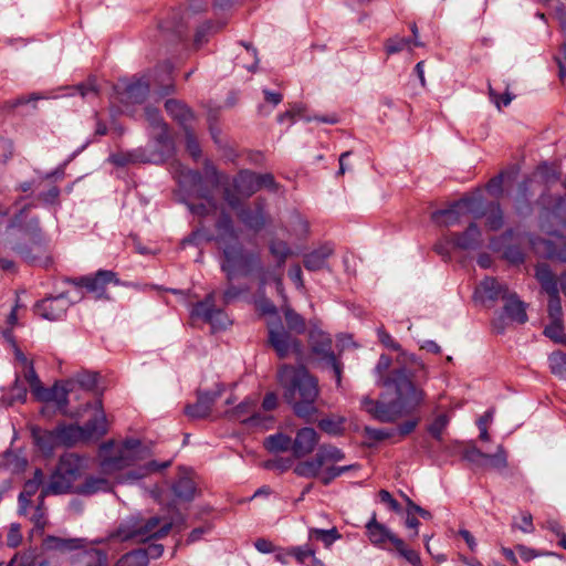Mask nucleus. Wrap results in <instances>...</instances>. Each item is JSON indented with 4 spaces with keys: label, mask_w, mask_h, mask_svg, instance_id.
Here are the masks:
<instances>
[{
    "label": "nucleus",
    "mask_w": 566,
    "mask_h": 566,
    "mask_svg": "<svg viewBox=\"0 0 566 566\" xmlns=\"http://www.w3.org/2000/svg\"><path fill=\"white\" fill-rule=\"evenodd\" d=\"M3 336L8 342L12 344L14 358L19 364V370L23 375L25 381L30 385V388L39 389V377L34 370L32 361H30L28 357L17 346L11 331L3 332Z\"/></svg>",
    "instance_id": "nucleus-23"
},
{
    "label": "nucleus",
    "mask_w": 566,
    "mask_h": 566,
    "mask_svg": "<svg viewBox=\"0 0 566 566\" xmlns=\"http://www.w3.org/2000/svg\"><path fill=\"white\" fill-rule=\"evenodd\" d=\"M512 292L509 291L506 285L501 284L493 277H485L475 289L474 297L485 303L488 301L494 302L499 298L506 300Z\"/></svg>",
    "instance_id": "nucleus-22"
},
{
    "label": "nucleus",
    "mask_w": 566,
    "mask_h": 566,
    "mask_svg": "<svg viewBox=\"0 0 566 566\" xmlns=\"http://www.w3.org/2000/svg\"><path fill=\"white\" fill-rule=\"evenodd\" d=\"M167 113L176 119L184 128L192 120L193 114L191 109L177 99H167L165 103Z\"/></svg>",
    "instance_id": "nucleus-33"
},
{
    "label": "nucleus",
    "mask_w": 566,
    "mask_h": 566,
    "mask_svg": "<svg viewBox=\"0 0 566 566\" xmlns=\"http://www.w3.org/2000/svg\"><path fill=\"white\" fill-rule=\"evenodd\" d=\"M334 253V248L329 243H325L317 249L304 255V266L308 271H319L327 269L328 258Z\"/></svg>",
    "instance_id": "nucleus-27"
},
{
    "label": "nucleus",
    "mask_w": 566,
    "mask_h": 566,
    "mask_svg": "<svg viewBox=\"0 0 566 566\" xmlns=\"http://www.w3.org/2000/svg\"><path fill=\"white\" fill-rule=\"evenodd\" d=\"M258 400L247 398L231 410H227L224 416L234 421H239L249 428L269 429L273 422V417L263 415L256 410Z\"/></svg>",
    "instance_id": "nucleus-11"
},
{
    "label": "nucleus",
    "mask_w": 566,
    "mask_h": 566,
    "mask_svg": "<svg viewBox=\"0 0 566 566\" xmlns=\"http://www.w3.org/2000/svg\"><path fill=\"white\" fill-rule=\"evenodd\" d=\"M319 428L328 434L337 436L343 430V421L334 419H322L318 423Z\"/></svg>",
    "instance_id": "nucleus-63"
},
{
    "label": "nucleus",
    "mask_w": 566,
    "mask_h": 566,
    "mask_svg": "<svg viewBox=\"0 0 566 566\" xmlns=\"http://www.w3.org/2000/svg\"><path fill=\"white\" fill-rule=\"evenodd\" d=\"M340 537L342 535L336 527H332L331 530L311 527L308 530V541H321L325 547H331Z\"/></svg>",
    "instance_id": "nucleus-41"
},
{
    "label": "nucleus",
    "mask_w": 566,
    "mask_h": 566,
    "mask_svg": "<svg viewBox=\"0 0 566 566\" xmlns=\"http://www.w3.org/2000/svg\"><path fill=\"white\" fill-rule=\"evenodd\" d=\"M259 281V290L263 292V289L266 284L273 282L276 286V291L279 294H283V283L282 275L276 272L274 269L264 268L262 262L260 261V268H256L254 273Z\"/></svg>",
    "instance_id": "nucleus-34"
},
{
    "label": "nucleus",
    "mask_w": 566,
    "mask_h": 566,
    "mask_svg": "<svg viewBox=\"0 0 566 566\" xmlns=\"http://www.w3.org/2000/svg\"><path fill=\"white\" fill-rule=\"evenodd\" d=\"M390 365L391 358L387 355H380L375 367L376 381L378 386L392 390L396 394V399L384 402L364 397L361 400L365 410L381 422H394L398 418L413 412L423 403L426 398L422 388L412 381L405 368L394 369L385 377L384 374Z\"/></svg>",
    "instance_id": "nucleus-2"
},
{
    "label": "nucleus",
    "mask_w": 566,
    "mask_h": 566,
    "mask_svg": "<svg viewBox=\"0 0 566 566\" xmlns=\"http://www.w3.org/2000/svg\"><path fill=\"white\" fill-rule=\"evenodd\" d=\"M291 231L298 238L308 233L310 224L298 212H293L290 217Z\"/></svg>",
    "instance_id": "nucleus-52"
},
{
    "label": "nucleus",
    "mask_w": 566,
    "mask_h": 566,
    "mask_svg": "<svg viewBox=\"0 0 566 566\" xmlns=\"http://www.w3.org/2000/svg\"><path fill=\"white\" fill-rule=\"evenodd\" d=\"M535 276L542 289L547 293L558 291V280L546 264H538L535 269Z\"/></svg>",
    "instance_id": "nucleus-37"
},
{
    "label": "nucleus",
    "mask_w": 566,
    "mask_h": 566,
    "mask_svg": "<svg viewBox=\"0 0 566 566\" xmlns=\"http://www.w3.org/2000/svg\"><path fill=\"white\" fill-rule=\"evenodd\" d=\"M318 442L317 432L310 427L300 429L295 439L292 441V451L294 457L302 458L310 454Z\"/></svg>",
    "instance_id": "nucleus-25"
},
{
    "label": "nucleus",
    "mask_w": 566,
    "mask_h": 566,
    "mask_svg": "<svg viewBox=\"0 0 566 566\" xmlns=\"http://www.w3.org/2000/svg\"><path fill=\"white\" fill-rule=\"evenodd\" d=\"M214 30V25L210 22H206L200 25L195 34V44L197 46L202 45L207 41V36Z\"/></svg>",
    "instance_id": "nucleus-64"
},
{
    "label": "nucleus",
    "mask_w": 566,
    "mask_h": 566,
    "mask_svg": "<svg viewBox=\"0 0 566 566\" xmlns=\"http://www.w3.org/2000/svg\"><path fill=\"white\" fill-rule=\"evenodd\" d=\"M450 422V418L447 413L438 415L431 423L428 426V432L431 437L438 441L442 440V433Z\"/></svg>",
    "instance_id": "nucleus-48"
},
{
    "label": "nucleus",
    "mask_w": 566,
    "mask_h": 566,
    "mask_svg": "<svg viewBox=\"0 0 566 566\" xmlns=\"http://www.w3.org/2000/svg\"><path fill=\"white\" fill-rule=\"evenodd\" d=\"M223 387L217 385L212 391H205L198 394V399L193 405H188L185 409L188 417L193 419H201L209 416L212 405L216 399L222 395Z\"/></svg>",
    "instance_id": "nucleus-21"
},
{
    "label": "nucleus",
    "mask_w": 566,
    "mask_h": 566,
    "mask_svg": "<svg viewBox=\"0 0 566 566\" xmlns=\"http://www.w3.org/2000/svg\"><path fill=\"white\" fill-rule=\"evenodd\" d=\"M44 499L42 497V492L38 497V505L34 509L30 520L33 522L34 526L39 530H43L46 525V510L44 507Z\"/></svg>",
    "instance_id": "nucleus-57"
},
{
    "label": "nucleus",
    "mask_w": 566,
    "mask_h": 566,
    "mask_svg": "<svg viewBox=\"0 0 566 566\" xmlns=\"http://www.w3.org/2000/svg\"><path fill=\"white\" fill-rule=\"evenodd\" d=\"M549 368L555 376L566 379V354L554 352L548 357Z\"/></svg>",
    "instance_id": "nucleus-45"
},
{
    "label": "nucleus",
    "mask_w": 566,
    "mask_h": 566,
    "mask_svg": "<svg viewBox=\"0 0 566 566\" xmlns=\"http://www.w3.org/2000/svg\"><path fill=\"white\" fill-rule=\"evenodd\" d=\"M531 244L539 256L566 262V240L562 237H556L554 240L536 238L531 240Z\"/></svg>",
    "instance_id": "nucleus-20"
},
{
    "label": "nucleus",
    "mask_w": 566,
    "mask_h": 566,
    "mask_svg": "<svg viewBox=\"0 0 566 566\" xmlns=\"http://www.w3.org/2000/svg\"><path fill=\"white\" fill-rule=\"evenodd\" d=\"M548 295V316L551 321H563V308L559 296V290L552 292Z\"/></svg>",
    "instance_id": "nucleus-50"
},
{
    "label": "nucleus",
    "mask_w": 566,
    "mask_h": 566,
    "mask_svg": "<svg viewBox=\"0 0 566 566\" xmlns=\"http://www.w3.org/2000/svg\"><path fill=\"white\" fill-rule=\"evenodd\" d=\"M72 380L74 381V387L78 385L85 390H93L97 384V375L93 373H81Z\"/></svg>",
    "instance_id": "nucleus-60"
},
{
    "label": "nucleus",
    "mask_w": 566,
    "mask_h": 566,
    "mask_svg": "<svg viewBox=\"0 0 566 566\" xmlns=\"http://www.w3.org/2000/svg\"><path fill=\"white\" fill-rule=\"evenodd\" d=\"M75 286L85 287L88 292L94 293L98 298L105 296L106 285H122L117 274L109 270H98L94 275H85L77 279L69 280Z\"/></svg>",
    "instance_id": "nucleus-15"
},
{
    "label": "nucleus",
    "mask_w": 566,
    "mask_h": 566,
    "mask_svg": "<svg viewBox=\"0 0 566 566\" xmlns=\"http://www.w3.org/2000/svg\"><path fill=\"white\" fill-rule=\"evenodd\" d=\"M82 471V459L74 453L63 454L49 482L42 486V497L50 494H66L74 492V483Z\"/></svg>",
    "instance_id": "nucleus-8"
},
{
    "label": "nucleus",
    "mask_w": 566,
    "mask_h": 566,
    "mask_svg": "<svg viewBox=\"0 0 566 566\" xmlns=\"http://www.w3.org/2000/svg\"><path fill=\"white\" fill-rule=\"evenodd\" d=\"M451 240L463 250H474L482 244L481 231L475 223H471L462 233H452Z\"/></svg>",
    "instance_id": "nucleus-28"
},
{
    "label": "nucleus",
    "mask_w": 566,
    "mask_h": 566,
    "mask_svg": "<svg viewBox=\"0 0 566 566\" xmlns=\"http://www.w3.org/2000/svg\"><path fill=\"white\" fill-rule=\"evenodd\" d=\"M486 226L490 230H499L503 226V211L497 203L489 206L486 212Z\"/></svg>",
    "instance_id": "nucleus-49"
},
{
    "label": "nucleus",
    "mask_w": 566,
    "mask_h": 566,
    "mask_svg": "<svg viewBox=\"0 0 566 566\" xmlns=\"http://www.w3.org/2000/svg\"><path fill=\"white\" fill-rule=\"evenodd\" d=\"M490 461L494 469H505L507 467L506 452L502 446H500L494 454H489L485 458Z\"/></svg>",
    "instance_id": "nucleus-62"
},
{
    "label": "nucleus",
    "mask_w": 566,
    "mask_h": 566,
    "mask_svg": "<svg viewBox=\"0 0 566 566\" xmlns=\"http://www.w3.org/2000/svg\"><path fill=\"white\" fill-rule=\"evenodd\" d=\"M146 555L143 549L132 551L122 556L115 566H146Z\"/></svg>",
    "instance_id": "nucleus-47"
},
{
    "label": "nucleus",
    "mask_w": 566,
    "mask_h": 566,
    "mask_svg": "<svg viewBox=\"0 0 566 566\" xmlns=\"http://www.w3.org/2000/svg\"><path fill=\"white\" fill-rule=\"evenodd\" d=\"M43 485V472L40 469L34 471L32 479L28 480L23 486V491L19 495V512L25 515L28 507L31 504V497L39 491L40 486Z\"/></svg>",
    "instance_id": "nucleus-29"
},
{
    "label": "nucleus",
    "mask_w": 566,
    "mask_h": 566,
    "mask_svg": "<svg viewBox=\"0 0 566 566\" xmlns=\"http://www.w3.org/2000/svg\"><path fill=\"white\" fill-rule=\"evenodd\" d=\"M46 545L49 548H54L59 551H75L81 549L84 546L83 538H70L64 539L60 537L50 536L46 539Z\"/></svg>",
    "instance_id": "nucleus-43"
},
{
    "label": "nucleus",
    "mask_w": 566,
    "mask_h": 566,
    "mask_svg": "<svg viewBox=\"0 0 566 566\" xmlns=\"http://www.w3.org/2000/svg\"><path fill=\"white\" fill-rule=\"evenodd\" d=\"M481 200L479 198L470 197L462 198L453 202L448 209L434 211L431 214V220L440 227H451L460 222L461 217L465 213H471L475 218H480L483 213L480 211Z\"/></svg>",
    "instance_id": "nucleus-9"
},
{
    "label": "nucleus",
    "mask_w": 566,
    "mask_h": 566,
    "mask_svg": "<svg viewBox=\"0 0 566 566\" xmlns=\"http://www.w3.org/2000/svg\"><path fill=\"white\" fill-rule=\"evenodd\" d=\"M29 209V206H23L19 209V211L17 213H14L13 218L10 220L9 224H8V228L9 229H14V228H20L22 229L24 232H30V231H38L39 229V222H38V219H31L25 226H24V216L27 213Z\"/></svg>",
    "instance_id": "nucleus-42"
},
{
    "label": "nucleus",
    "mask_w": 566,
    "mask_h": 566,
    "mask_svg": "<svg viewBox=\"0 0 566 566\" xmlns=\"http://www.w3.org/2000/svg\"><path fill=\"white\" fill-rule=\"evenodd\" d=\"M403 50H412L411 38L395 35L385 42V51L388 55L399 53Z\"/></svg>",
    "instance_id": "nucleus-44"
},
{
    "label": "nucleus",
    "mask_w": 566,
    "mask_h": 566,
    "mask_svg": "<svg viewBox=\"0 0 566 566\" xmlns=\"http://www.w3.org/2000/svg\"><path fill=\"white\" fill-rule=\"evenodd\" d=\"M239 220L249 229L260 231L266 222L264 206L261 201L255 202L254 208H238Z\"/></svg>",
    "instance_id": "nucleus-26"
},
{
    "label": "nucleus",
    "mask_w": 566,
    "mask_h": 566,
    "mask_svg": "<svg viewBox=\"0 0 566 566\" xmlns=\"http://www.w3.org/2000/svg\"><path fill=\"white\" fill-rule=\"evenodd\" d=\"M285 321L289 328L296 334H303L305 332V321L303 317L291 308L285 310Z\"/></svg>",
    "instance_id": "nucleus-56"
},
{
    "label": "nucleus",
    "mask_w": 566,
    "mask_h": 566,
    "mask_svg": "<svg viewBox=\"0 0 566 566\" xmlns=\"http://www.w3.org/2000/svg\"><path fill=\"white\" fill-rule=\"evenodd\" d=\"M172 527V521L166 516H151L149 518H140L130 516L124 520L112 538L120 542H147L150 539H159L166 537Z\"/></svg>",
    "instance_id": "nucleus-6"
},
{
    "label": "nucleus",
    "mask_w": 566,
    "mask_h": 566,
    "mask_svg": "<svg viewBox=\"0 0 566 566\" xmlns=\"http://www.w3.org/2000/svg\"><path fill=\"white\" fill-rule=\"evenodd\" d=\"M217 241L222 249L221 269L229 281L239 276H249L260 268V255L248 252L239 242V233L235 230L231 217L222 212L217 224Z\"/></svg>",
    "instance_id": "nucleus-4"
},
{
    "label": "nucleus",
    "mask_w": 566,
    "mask_h": 566,
    "mask_svg": "<svg viewBox=\"0 0 566 566\" xmlns=\"http://www.w3.org/2000/svg\"><path fill=\"white\" fill-rule=\"evenodd\" d=\"M6 467L12 471H23L27 467V460L11 451L0 455V468Z\"/></svg>",
    "instance_id": "nucleus-46"
},
{
    "label": "nucleus",
    "mask_w": 566,
    "mask_h": 566,
    "mask_svg": "<svg viewBox=\"0 0 566 566\" xmlns=\"http://www.w3.org/2000/svg\"><path fill=\"white\" fill-rule=\"evenodd\" d=\"M270 252L276 259L277 266H282L286 258L292 253L290 247L284 241H272L270 243Z\"/></svg>",
    "instance_id": "nucleus-54"
},
{
    "label": "nucleus",
    "mask_w": 566,
    "mask_h": 566,
    "mask_svg": "<svg viewBox=\"0 0 566 566\" xmlns=\"http://www.w3.org/2000/svg\"><path fill=\"white\" fill-rule=\"evenodd\" d=\"M395 548L399 553L401 557H403L407 562H409L413 566H422L421 565V558L418 552L415 549L408 548L405 544V542L399 538L396 541Z\"/></svg>",
    "instance_id": "nucleus-53"
},
{
    "label": "nucleus",
    "mask_w": 566,
    "mask_h": 566,
    "mask_svg": "<svg viewBox=\"0 0 566 566\" xmlns=\"http://www.w3.org/2000/svg\"><path fill=\"white\" fill-rule=\"evenodd\" d=\"M96 405V412L84 426L64 424L56 427L61 446L73 447L77 443L95 442L107 433V419L102 409V402L97 401Z\"/></svg>",
    "instance_id": "nucleus-7"
},
{
    "label": "nucleus",
    "mask_w": 566,
    "mask_h": 566,
    "mask_svg": "<svg viewBox=\"0 0 566 566\" xmlns=\"http://www.w3.org/2000/svg\"><path fill=\"white\" fill-rule=\"evenodd\" d=\"M356 468H357L356 464L342 465V467H335V465L327 467L321 475V481L323 482V484L328 485L334 479H336V478L340 476L342 474H344L345 472L356 469Z\"/></svg>",
    "instance_id": "nucleus-55"
},
{
    "label": "nucleus",
    "mask_w": 566,
    "mask_h": 566,
    "mask_svg": "<svg viewBox=\"0 0 566 566\" xmlns=\"http://www.w3.org/2000/svg\"><path fill=\"white\" fill-rule=\"evenodd\" d=\"M269 342L280 358H285L290 354H295L298 358L303 355V346L298 339L287 332L281 322H270Z\"/></svg>",
    "instance_id": "nucleus-13"
},
{
    "label": "nucleus",
    "mask_w": 566,
    "mask_h": 566,
    "mask_svg": "<svg viewBox=\"0 0 566 566\" xmlns=\"http://www.w3.org/2000/svg\"><path fill=\"white\" fill-rule=\"evenodd\" d=\"M544 334L556 343H566V335L563 331V321H551L544 329Z\"/></svg>",
    "instance_id": "nucleus-58"
},
{
    "label": "nucleus",
    "mask_w": 566,
    "mask_h": 566,
    "mask_svg": "<svg viewBox=\"0 0 566 566\" xmlns=\"http://www.w3.org/2000/svg\"><path fill=\"white\" fill-rule=\"evenodd\" d=\"M32 436L36 447L44 455H51L55 447L61 446L60 439H57L56 428L53 431L34 429Z\"/></svg>",
    "instance_id": "nucleus-32"
},
{
    "label": "nucleus",
    "mask_w": 566,
    "mask_h": 566,
    "mask_svg": "<svg viewBox=\"0 0 566 566\" xmlns=\"http://www.w3.org/2000/svg\"><path fill=\"white\" fill-rule=\"evenodd\" d=\"M176 178L178 184L185 190L195 193L203 201L200 203H188L189 210L198 217H208L217 213L218 203L210 196V191L205 187V180L212 187L220 182L218 171L214 166L206 164L205 177L196 170L188 169L180 164L176 165Z\"/></svg>",
    "instance_id": "nucleus-5"
},
{
    "label": "nucleus",
    "mask_w": 566,
    "mask_h": 566,
    "mask_svg": "<svg viewBox=\"0 0 566 566\" xmlns=\"http://www.w3.org/2000/svg\"><path fill=\"white\" fill-rule=\"evenodd\" d=\"M277 381L283 389L284 400L294 413L311 420L317 412L319 395L317 379L304 366L282 365L277 370Z\"/></svg>",
    "instance_id": "nucleus-3"
},
{
    "label": "nucleus",
    "mask_w": 566,
    "mask_h": 566,
    "mask_svg": "<svg viewBox=\"0 0 566 566\" xmlns=\"http://www.w3.org/2000/svg\"><path fill=\"white\" fill-rule=\"evenodd\" d=\"M366 535L374 546L380 548H385V544L388 542L395 546L396 541L399 539L387 526L377 522L375 514L366 524Z\"/></svg>",
    "instance_id": "nucleus-24"
},
{
    "label": "nucleus",
    "mask_w": 566,
    "mask_h": 566,
    "mask_svg": "<svg viewBox=\"0 0 566 566\" xmlns=\"http://www.w3.org/2000/svg\"><path fill=\"white\" fill-rule=\"evenodd\" d=\"M190 315L192 318L209 323L213 328H223L228 322L223 311L216 308L212 293L207 295L203 301L197 302L192 306Z\"/></svg>",
    "instance_id": "nucleus-17"
},
{
    "label": "nucleus",
    "mask_w": 566,
    "mask_h": 566,
    "mask_svg": "<svg viewBox=\"0 0 566 566\" xmlns=\"http://www.w3.org/2000/svg\"><path fill=\"white\" fill-rule=\"evenodd\" d=\"M149 93V82L144 80L132 81L122 92V101L129 104H140Z\"/></svg>",
    "instance_id": "nucleus-30"
},
{
    "label": "nucleus",
    "mask_w": 566,
    "mask_h": 566,
    "mask_svg": "<svg viewBox=\"0 0 566 566\" xmlns=\"http://www.w3.org/2000/svg\"><path fill=\"white\" fill-rule=\"evenodd\" d=\"M316 455L325 470L327 467L334 465L345 459L344 452L335 446L323 444L318 448Z\"/></svg>",
    "instance_id": "nucleus-38"
},
{
    "label": "nucleus",
    "mask_w": 566,
    "mask_h": 566,
    "mask_svg": "<svg viewBox=\"0 0 566 566\" xmlns=\"http://www.w3.org/2000/svg\"><path fill=\"white\" fill-rule=\"evenodd\" d=\"M145 116L153 128L151 135L156 139L160 157L163 158L172 150V142L168 133V126L164 122L160 112L155 107L147 106L145 108Z\"/></svg>",
    "instance_id": "nucleus-16"
},
{
    "label": "nucleus",
    "mask_w": 566,
    "mask_h": 566,
    "mask_svg": "<svg viewBox=\"0 0 566 566\" xmlns=\"http://www.w3.org/2000/svg\"><path fill=\"white\" fill-rule=\"evenodd\" d=\"M264 447L272 453L284 452L292 450V439L284 433L271 434L264 440Z\"/></svg>",
    "instance_id": "nucleus-40"
},
{
    "label": "nucleus",
    "mask_w": 566,
    "mask_h": 566,
    "mask_svg": "<svg viewBox=\"0 0 566 566\" xmlns=\"http://www.w3.org/2000/svg\"><path fill=\"white\" fill-rule=\"evenodd\" d=\"M259 190L258 174L242 170L233 179L232 188H224L223 199L230 208L238 209L241 206V198H249Z\"/></svg>",
    "instance_id": "nucleus-10"
},
{
    "label": "nucleus",
    "mask_w": 566,
    "mask_h": 566,
    "mask_svg": "<svg viewBox=\"0 0 566 566\" xmlns=\"http://www.w3.org/2000/svg\"><path fill=\"white\" fill-rule=\"evenodd\" d=\"M323 471H324L323 467H322L316 454L313 459L302 461V462L297 463L294 468V473L297 476L307 478V479L317 478V476L321 478Z\"/></svg>",
    "instance_id": "nucleus-39"
},
{
    "label": "nucleus",
    "mask_w": 566,
    "mask_h": 566,
    "mask_svg": "<svg viewBox=\"0 0 566 566\" xmlns=\"http://www.w3.org/2000/svg\"><path fill=\"white\" fill-rule=\"evenodd\" d=\"M150 455V449L140 440L128 438L125 440H108L99 446L97 460L101 475H88L77 485L74 493L93 495L98 492H108L114 484H133L153 472L168 468L171 461H149L135 469L136 465Z\"/></svg>",
    "instance_id": "nucleus-1"
},
{
    "label": "nucleus",
    "mask_w": 566,
    "mask_h": 566,
    "mask_svg": "<svg viewBox=\"0 0 566 566\" xmlns=\"http://www.w3.org/2000/svg\"><path fill=\"white\" fill-rule=\"evenodd\" d=\"M108 160L119 167L126 166L132 163L137 161H147L148 159H144L136 151L130 153H116L109 156Z\"/></svg>",
    "instance_id": "nucleus-51"
},
{
    "label": "nucleus",
    "mask_w": 566,
    "mask_h": 566,
    "mask_svg": "<svg viewBox=\"0 0 566 566\" xmlns=\"http://www.w3.org/2000/svg\"><path fill=\"white\" fill-rule=\"evenodd\" d=\"M291 554L300 565H306L307 562H311L308 566H325L324 563L316 557V551L310 543L292 546Z\"/></svg>",
    "instance_id": "nucleus-35"
},
{
    "label": "nucleus",
    "mask_w": 566,
    "mask_h": 566,
    "mask_svg": "<svg viewBox=\"0 0 566 566\" xmlns=\"http://www.w3.org/2000/svg\"><path fill=\"white\" fill-rule=\"evenodd\" d=\"M512 526L526 534L534 532L533 517L527 512H522L518 518L515 517Z\"/></svg>",
    "instance_id": "nucleus-59"
},
{
    "label": "nucleus",
    "mask_w": 566,
    "mask_h": 566,
    "mask_svg": "<svg viewBox=\"0 0 566 566\" xmlns=\"http://www.w3.org/2000/svg\"><path fill=\"white\" fill-rule=\"evenodd\" d=\"M75 566H108L107 555L101 549H85L72 556Z\"/></svg>",
    "instance_id": "nucleus-31"
},
{
    "label": "nucleus",
    "mask_w": 566,
    "mask_h": 566,
    "mask_svg": "<svg viewBox=\"0 0 566 566\" xmlns=\"http://www.w3.org/2000/svg\"><path fill=\"white\" fill-rule=\"evenodd\" d=\"M308 342L312 352L319 357L328 367L332 368L336 378L337 386L342 382V364L336 359L332 352V339L318 328H312L308 335Z\"/></svg>",
    "instance_id": "nucleus-12"
},
{
    "label": "nucleus",
    "mask_w": 566,
    "mask_h": 566,
    "mask_svg": "<svg viewBox=\"0 0 566 566\" xmlns=\"http://www.w3.org/2000/svg\"><path fill=\"white\" fill-rule=\"evenodd\" d=\"M74 390V381L66 380L63 382L55 384L52 388L45 389L42 387L39 380V389H31V391L40 399L44 401H53L60 408L66 407L69 403V395Z\"/></svg>",
    "instance_id": "nucleus-19"
},
{
    "label": "nucleus",
    "mask_w": 566,
    "mask_h": 566,
    "mask_svg": "<svg viewBox=\"0 0 566 566\" xmlns=\"http://www.w3.org/2000/svg\"><path fill=\"white\" fill-rule=\"evenodd\" d=\"M174 494L181 501H191L196 494V483L189 474H182L172 485Z\"/></svg>",
    "instance_id": "nucleus-36"
},
{
    "label": "nucleus",
    "mask_w": 566,
    "mask_h": 566,
    "mask_svg": "<svg viewBox=\"0 0 566 566\" xmlns=\"http://www.w3.org/2000/svg\"><path fill=\"white\" fill-rule=\"evenodd\" d=\"M185 132L187 150L195 159H198L201 155L200 145L193 133L189 130L188 126L185 127Z\"/></svg>",
    "instance_id": "nucleus-61"
},
{
    "label": "nucleus",
    "mask_w": 566,
    "mask_h": 566,
    "mask_svg": "<svg viewBox=\"0 0 566 566\" xmlns=\"http://www.w3.org/2000/svg\"><path fill=\"white\" fill-rule=\"evenodd\" d=\"M507 321L516 322L518 324H524L527 321L525 304L515 293H511L507 296L503 312L494 317L492 326L497 333H503L506 328Z\"/></svg>",
    "instance_id": "nucleus-14"
},
{
    "label": "nucleus",
    "mask_w": 566,
    "mask_h": 566,
    "mask_svg": "<svg viewBox=\"0 0 566 566\" xmlns=\"http://www.w3.org/2000/svg\"><path fill=\"white\" fill-rule=\"evenodd\" d=\"M71 302L69 301L65 293L60 295L46 297L36 303V312L39 315L48 321L62 319L70 307Z\"/></svg>",
    "instance_id": "nucleus-18"
}]
</instances>
